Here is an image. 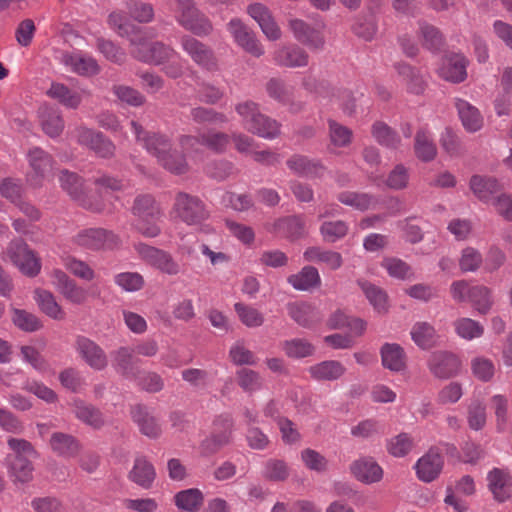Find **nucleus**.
Here are the masks:
<instances>
[{
    "mask_svg": "<svg viewBox=\"0 0 512 512\" xmlns=\"http://www.w3.org/2000/svg\"><path fill=\"white\" fill-rule=\"evenodd\" d=\"M60 62L71 72L80 76H94L100 73L101 68L97 60L80 50L62 52Z\"/></svg>",
    "mask_w": 512,
    "mask_h": 512,
    "instance_id": "dca6fc26",
    "label": "nucleus"
},
{
    "mask_svg": "<svg viewBox=\"0 0 512 512\" xmlns=\"http://www.w3.org/2000/svg\"><path fill=\"white\" fill-rule=\"evenodd\" d=\"M349 227L342 220L324 221L320 226V234L327 243H335L344 238L348 233Z\"/></svg>",
    "mask_w": 512,
    "mask_h": 512,
    "instance_id": "680f3d73",
    "label": "nucleus"
},
{
    "mask_svg": "<svg viewBox=\"0 0 512 512\" xmlns=\"http://www.w3.org/2000/svg\"><path fill=\"white\" fill-rule=\"evenodd\" d=\"M47 94L68 108H77L81 103V96L77 91L70 90L60 83H53Z\"/></svg>",
    "mask_w": 512,
    "mask_h": 512,
    "instance_id": "603ef678",
    "label": "nucleus"
},
{
    "mask_svg": "<svg viewBox=\"0 0 512 512\" xmlns=\"http://www.w3.org/2000/svg\"><path fill=\"white\" fill-rule=\"evenodd\" d=\"M418 33L422 45L430 51H438L444 44V38L439 29L427 22L419 23Z\"/></svg>",
    "mask_w": 512,
    "mask_h": 512,
    "instance_id": "8fccbe9b",
    "label": "nucleus"
},
{
    "mask_svg": "<svg viewBox=\"0 0 512 512\" xmlns=\"http://www.w3.org/2000/svg\"><path fill=\"white\" fill-rule=\"evenodd\" d=\"M134 248L145 263L164 274L174 276L181 270L180 264L165 250L141 242L135 244Z\"/></svg>",
    "mask_w": 512,
    "mask_h": 512,
    "instance_id": "6e6552de",
    "label": "nucleus"
},
{
    "mask_svg": "<svg viewBox=\"0 0 512 512\" xmlns=\"http://www.w3.org/2000/svg\"><path fill=\"white\" fill-rule=\"evenodd\" d=\"M63 266L75 277L85 281H92L96 274L95 271L84 261L74 256H65L62 258Z\"/></svg>",
    "mask_w": 512,
    "mask_h": 512,
    "instance_id": "0e129e2a",
    "label": "nucleus"
},
{
    "mask_svg": "<svg viewBox=\"0 0 512 512\" xmlns=\"http://www.w3.org/2000/svg\"><path fill=\"white\" fill-rule=\"evenodd\" d=\"M372 136L382 146L396 149L400 145V137L386 123L377 121L372 125Z\"/></svg>",
    "mask_w": 512,
    "mask_h": 512,
    "instance_id": "864d4df0",
    "label": "nucleus"
},
{
    "mask_svg": "<svg viewBox=\"0 0 512 512\" xmlns=\"http://www.w3.org/2000/svg\"><path fill=\"white\" fill-rule=\"evenodd\" d=\"M50 279L52 285L68 302L81 305L87 300V291L61 269L52 270Z\"/></svg>",
    "mask_w": 512,
    "mask_h": 512,
    "instance_id": "4468645a",
    "label": "nucleus"
},
{
    "mask_svg": "<svg viewBox=\"0 0 512 512\" xmlns=\"http://www.w3.org/2000/svg\"><path fill=\"white\" fill-rule=\"evenodd\" d=\"M414 152L416 157L423 162H430L435 159L437 148L431 134L427 130L420 129L417 131Z\"/></svg>",
    "mask_w": 512,
    "mask_h": 512,
    "instance_id": "a19ab883",
    "label": "nucleus"
},
{
    "mask_svg": "<svg viewBox=\"0 0 512 512\" xmlns=\"http://www.w3.org/2000/svg\"><path fill=\"white\" fill-rule=\"evenodd\" d=\"M236 382L248 394L260 391L264 385L262 376L257 371L248 368H241L236 372Z\"/></svg>",
    "mask_w": 512,
    "mask_h": 512,
    "instance_id": "de8ad7c7",
    "label": "nucleus"
},
{
    "mask_svg": "<svg viewBox=\"0 0 512 512\" xmlns=\"http://www.w3.org/2000/svg\"><path fill=\"white\" fill-rule=\"evenodd\" d=\"M352 474L361 482L370 484L382 479V468L372 458H362L351 465Z\"/></svg>",
    "mask_w": 512,
    "mask_h": 512,
    "instance_id": "473e14b6",
    "label": "nucleus"
},
{
    "mask_svg": "<svg viewBox=\"0 0 512 512\" xmlns=\"http://www.w3.org/2000/svg\"><path fill=\"white\" fill-rule=\"evenodd\" d=\"M123 7L130 17L139 23H148L154 17L153 6L137 0H122Z\"/></svg>",
    "mask_w": 512,
    "mask_h": 512,
    "instance_id": "4d7b16f0",
    "label": "nucleus"
},
{
    "mask_svg": "<svg viewBox=\"0 0 512 512\" xmlns=\"http://www.w3.org/2000/svg\"><path fill=\"white\" fill-rule=\"evenodd\" d=\"M175 19L181 27L196 36H208L213 31L212 22L197 6L175 14Z\"/></svg>",
    "mask_w": 512,
    "mask_h": 512,
    "instance_id": "f3484780",
    "label": "nucleus"
},
{
    "mask_svg": "<svg viewBox=\"0 0 512 512\" xmlns=\"http://www.w3.org/2000/svg\"><path fill=\"white\" fill-rule=\"evenodd\" d=\"M461 362L459 358L447 351H435L428 360L430 372L437 378L448 379L458 374Z\"/></svg>",
    "mask_w": 512,
    "mask_h": 512,
    "instance_id": "6ab92c4d",
    "label": "nucleus"
},
{
    "mask_svg": "<svg viewBox=\"0 0 512 512\" xmlns=\"http://www.w3.org/2000/svg\"><path fill=\"white\" fill-rule=\"evenodd\" d=\"M112 91L118 100L130 106L139 107L146 101L140 91L127 85H114Z\"/></svg>",
    "mask_w": 512,
    "mask_h": 512,
    "instance_id": "774afa93",
    "label": "nucleus"
},
{
    "mask_svg": "<svg viewBox=\"0 0 512 512\" xmlns=\"http://www.w3.org/2000/svg\"><path fill=\"white\" fill-rule=\"evenodd\" d=\"M471 371L475 378L482 382H489L495 374L494 362L484 356H477L471 360Z\"/></svg>",
    "mask_w": 512,
    "mask_h": 512,
    "instance_id": "338daca9",
    "label": "nucleus"
},
{
    "mask_svg": "<svg viewBox=\"0 0 512 512\" xmlns=\"http://www.w3.org/2000/svg\"><path fill=\"white\" fill-rule=\"evenodd\" d=\"M382 365L395 372L402 371L406 367V354L397 343H385L380 350Z\"/></svg>",
    "mask_w": 512,
    "mask_h": 512,
    "instance_id": "4c0bfd02",
    "label": "nucleus"
},
{
    "mask_svg": "<svg viewBox=\"0 0 512 512\" xmlns=\"http://www.w3.org/2000/svg\"><path fill=\"white\" fill-rule=\"evenodd\" d=\"M328 126L330 142L334 147L344 148L350 145L353 137L352 130L335 120H329Z\"/></svg>",
    "mask_w": 512,
    "mask_h": 512,
    "instance_id": "69168bd1",
    "label": "nucleus"
},
{
    "mask_svg": "<svg viewBox=\"0 0 512 512\" xmlns=\"http://www.w3.org/2000/svg\"><path fill=\"white\" fill-rule=\"evenodd\" d=\"M73 405L76 417L82 422L94 428H99L104 424L101 412L92 405L81 400H75Z\"/></svg>",
    "mask_w": 512,
    "mask_h": 512,
    "instance_id": "3c124183",
    "label": "nucleus"
},
{
    "mask_svg": "<svg viewBox=\"0 0 512 512\" xmlns=\"http://www.w3.org/2000/svg\"><path fill=\"white\" fill-rule=\"evenodd\" d=\"M469 303L479 314H488L494 305L492 291L484 285L473 286Z\"/></svg>",
    "mask_w": 512,
    "mask_h": 512,
    "instance_id": "49530a36",
    "label": "nucleus"
},
{
    "mask_svg": "<svg viewBox=\"0 0 512 512\" xmlns=\"http://www.w3.org/2000/svg\"><path fill=\"white\" fill-rule=\"evenodd\" d=\"M73 241L78 246L91 250L113 248L118 244V238L103 228L81 230L74 236Z\"/></svg>",
    "mask_w": 512,
    "mask_h": 512,
    "instance_id": "2eb2a0df",
    "label": "nucleus"
},
{
    "mask_svg": "<svg viewBox=\"0 0 512 512\" xmlns=\"http://www.w3.org/2000/svg\"><path fill=\"white\" fill-rule=\"evenodd\" d=\"M488 488L498 502H504L512 493V478L508 471L494 468L487 475Z\"/></svg>",
    "mask_w": 512,
    "mask_h": 512,
    "instance_id": "a878e982",
    "label": "nucleus"
},
{
    "mask_svg": "<svg viewBox=\"0 0 512 512\" xmlns=\"http://www.w3.org/2000/svg\"><path fill=\"white\" fill-rule=\"evenodd\" d=\"M410 334L414 343L422 349L431 348L437 339L434 327L428 322H416Z\"/></svg>",
    "mask_w": 512,
    "mask_h": 512,
    "instance_id": "a18cd8bd",
    "label": "nucleus"
},
{
    "mask_svg": "<svg viewBox=\"0 0 512 512\" xmlns=\"http://www.w3.org/2000/svg\"><path fill=\"white\" fill-rule=\"evenodd\" d=\"M156 477L154 466L144 457H137L128 478L143 489H149Z\"/></svg>",
    "mask_w": 512,
    "mask_h": 512,
    "instance_id": "7c9ffc66",
    "label": "nucleus"
},
{
    "mask_svg": "<svg viewBox=\"0 0 512 512\" xmlns=\"http://www.w3.org/2000/svg\"><path fill=\"white\" fill-rule=\"evenodd\" d=\"M172 211L188 226H199L210 216L205 203L199 197L185 192L177 193Z\"/></svg>",
    "mask_w": 512,
    "mask_h": 512,
    "instance_id": "423d86ee",
    "label": "nucleus"
},
{
    "mask_svg": "<svg viewBox=\"0 0 512 512\" xmlns=\"http://www.w3.org/2000/svg\"><path fill=\"white\" fill-rule=\"evenodd\" d=\"M227 30L236 44L247 53L254 57H261L264 54V47L256 38L255 33L240 19H231L227 24Z\"/></svg>",
    "mask_w": 512,
    "mask_h": 512,
    "instance_id": "9b49d317",
    "label": "nucleus"
},
{
    "mask_svg": "<svg viewBox=\"0 0 512 512\" xmlns=\"http://www.w3.org/2000/svg\"><path fill=\"white\" fill-rule=\"evenodd\" d=\"M456 334L465 340L471 341L483 336L484 326L471 318L462 317L453 323Z\"/></svg>",
    "mask_w": 512,
    "mask_h": 512,
    "instance_id": "09e8293b",
    "label": "nucleus"
},
{
    "mask_svg": "<svg viewBox=\"0 0 512 512\" xmlns=\"http://www.w3.org/2000/svg\"><path fill=\"white\" fill-rule=\"evenodd\" d=\"M130 18L121 1L118 7L109 13L107 24L119 37L127 38L130 41L131 37L141 34L145 30L133 24Z\"/></svg>",
    "mask_w": 512,
    "mask_h": 512,
    "instance_id": "5701e85b",
    "label": "nucleus"
},
{
    "mask_svg": "<svg viewBox=\"0 0 512 512\" xmlns=\"http://www.w3.org/2000/svg\"><path fill=\"white\" fill-rule=\"evenodd\" d=\"M230 142L228 134L209 131L200 136L183 135L179 139V145L183 150H193L197 145H203L216 152L226 150Z\"/></svg>",
    "mask_w": 512,
    "mask_h": 512,
    "instance_id": "a211bd4d",
    "label": "nucleus"
},
{
    "mask_svg": "<svg viewBox=\"0 0 512 512\" xmlns=\"http://www.w3.org/2000/svg\"><path fill=\"white\" fill-rule=\"evenodd\" d=\"M132 417L144 435L156 438L161 434V426L159 425L158 420L144 407H135L132 410Z\"/></svg>",
    "mask_w": 512,
    "mask_h": 512,
    "instance_id": "37998d69",
    "label": "nucleus"
},
{
    "mask_svg": "<svg viewBox=\"0 0 512 512\" xmlns=\"http://www.w3.org/2000/svg\"><path fill=\"white\" fill-rule=\"evenodd\" d=\"M443 464V456L437 450L430 449L415 464L418 478L424 482L433 481L441 473Z\"/></svg>",
    "mask_w": 512,
    "mask_h": 512,
    "instance_id": "b1692460",
    "label": "nucleus"
},
{
    "mask_svg": "<svg viewBox=\"0 0 512 512\" xmlns=\"http://www.w3.org/2000/svg\"><path fill=\"white\" fill-rule=\"evenodd\" d=\"M136 140L153 156L159 164L174 174H184L189 170L185 156L176 148H172L170 139L157 133L144 131L141 125L131 121Z\"/></svg>",
    "mask_w": 512,
    "mask_h": 512,
    "instance_id": "f257e3e1",
    "label": "nucleus"
},
{
    "mask_svg": "<svg viewBox=\"0 0 512 512\" xmlns=\"http://www.w3.org/2000/svg\"><path fill=\"white\" fill-rule=\"evenodd\" d=\"M304 258L310 262L323 263L333 271L340 269L343 265V257L339 252L317 246L307 248Z\"/></svg>",
    "mask_w": 512,
    "mask_h": 512,
    "instance_id": "58836bf2",
    "label": "nucleus"
},
{
    "mask_svg": "<svg viewBox=\"0 0 512 512\" xmlns=\"http://www.w3.org/2000/svg\"><path fill=\"white\" fill-rule=\"evenodd\" d=\"M357 283L377 313L385 314L388 312V297L383 289L365 280H358Z\"/></svg>",
    "mask_w": 512,
    "mask_h": 512,
    "instance_id": "79ce46f5",
    "label": "nucleus"
},
{
    "mask_svg": "<svg viewBox=\"0 0 512 512\" xmlns=\"http://www.w3.org/2000/svg\"><path fill=\"white\" fill-rule=\"evenodd\" d=\"M42 130L49 137H58L64 129V120L58 109L43 105L38 111Z\"/></svg>",
    "mask_w": 512,
    "mask_h": 512,
    "instance_id": "c756f323",
    "label": "nucleus"
},
{
    "mask_svg": "<svg viewBox=\"0 0 512 512\" xmlns=\"http://www.w3.org/2000/svg\"><path fill=\"white\" fill-rule=\"evenodd\" d=\"M147 32L144 30L130 38L131 56L145 64L159 66L170 61L176 51L162 42L147 43Z\"/></svg>",
    "mask_w": 512,
    "mask_h": 512,
    "instance_id": "7ed1b4c3",
    "label": "nucleus"
},
{
    "mask_svg": "<svg viewBox=\"0 0 512 512\" xmlns=\"http://www.w3.org/2000/svg\"><path fill=\"white\" fill-rule=\"evenodd\" d=\"M8 473L14 483H28L33 479V465L27 458H7Z\"/></svg>",
    "mask_w": 512,
    "mask_h": 512,
    "instance_id": "c03bdc74",
    "label": "nucleus"
},
{
    "mask_svg": "<svg viewBox=\"0 0 512 512\" xmlns=\"http://www.w3.org/2000/svg\"><path fill=\"white\" fill-rule=\"evenodd\" d=\"M59 182L63 190L79 205L93 212H101L105 205L101 200L92 199L83 187V180L74 172L63 170L59 176Z\"/></svg>",
    "mask_w": 512,
    "mask_h": 512,
    "instance_id": "0eeeda50",
    "label": "nucleus"
},
{
    "mask_svg": "<svg viewBox=\"0 0 512 512\" xmlns=\"http://www.w3.org/2000/svg\"><path fill=\"white\" fill-rule=\"evenodd\" d=\"M132 212L137 217L135 227L143 236L154 238L160 234L161 228L157 224L160 211L151 195L138 196Z\"/></svg>",
    "mask_w": 512,
    "mask_h": 512,
    "instance_id": "20e7f679",
    "label": "nucleus"
},
{
    "mask_svg": "<svg viewBox=\"0 0 512 512\" xmlns=\"http://www.w3.org/2000/svg\"><path fill=\"white\" fill-rule=\"evenodd\" d=\"M203 502V494L198 489H188L181 491L175 496L176 506L188 512L199 510Z\"/></svg>",
    "mask_w": 512,
    "mask_h": 512,
    "instance_id": "052dcab7",
    "label": "nucleus"
},
{
    "mask_svg": "<svg viewBox=\"0 0 512 512\" xmlns=\"http://www.w3.org/2000/svg\"><path fill=\"white\" fill-rule=\"evenodd\" d=\"M288 28L294 38L310 50H323L326 40L322 28L309 24L299 18H290Z\"/></svg>",
    "mask_w": 512,
    "mask_h": 512,
    "instance_id": "1a4fd4ad",
    "label": "nucleus"
},
{
    "mask_svg": "<svg viewBox=\"0 0 512 512\" xmlns=\"http://www.w3.org/2000/svg\"><path fill=\"white\" fill-rule=\"evenodd\" d=\"M288 315L300 326L310 328L322 319L318 308L309 302L296 301L288 303Z\"/></svg>",
    "mask_w": 512,
    "mask_h": 512,
    "instance_id": "393cba45",
    "label": "nucleus"
},
{
    "mask_svg": "<svg viewBox=\"0 0 512 512\" xmlns=\"http://www.w3.org/2000/svg\"><path fill=\"white\" fill-rule=\"evenodd\" d=\"M466 68L467 60L464 55L460 53H448L443 57L437 69V73L439 77L445 81L460 83L467 77Z\"/></svg>",
    "mask_w": 512,
    "mask_h": 512,
    "instance_id": "412c9836",
    "label": "nucleus"
},
{
    "mask_svg": "<svg viewBox=\"0 0 512 512\" xmlns=\"http://www.w3.org/2000/svg\"><path fill=\"white\" fill-rule=\"evenodd\" d=\"M310 376L316 381H335L346 372L344 365L336 360H326L308 368Z\"/></svg>",
    "mask_w": 512,
    "mask_h": 512,
    "instance_id": "2f4dec72",
    "label": "nucleus"
},
{
    "mask_svg": "<svg viewBox=\"0 0 512 512\" xmlns=\"http://www.w3.org/2000/svg\"><path fill=\"white\" fill-rule=\"evenodd\" d=\"M470 189L480 201L490 203L501 186L495 178L474 175L470 180Z\"/></svg>",
    "mask_w": 512,
    "mask_h": 512,
    "instance_id": "f704fd0d",
    "label": "nucleus"
},
{
    "mask_svg": "<svg viewBox=\"0 0 512 512\" xmlns=\"http://www.w3.org/2000/svg\"><path fill=\"white\" fill-rule=\"evenodd\" d=\"M3 260L11 262L19 271L28 277H35L40 273L41 260L21 239L11 241L5 252Z\"/></svg>",
    "mask_w": 512,
    "mask_h": 512,
    "instance_id": "39448f33",
    "label": "nucleus"
},
{
    "mask_svg": "<svg viewBox=\"0 0 512 512\" xmlns=\"http://www.w3.org/2000/svg\"><path fill=\"white\" fill-rule=\"evenodd\" d=\"M111 365L114 370L125 378H135L133 369L134 350L121 346L110 352Z\"/></svg>",
    "mask_w": 512,
    "mask_h": 512,
    "instance_id": "72a5a7b5",
    "label": "nucleus"
},
{
    "mask_svg": "<svg viewBox=\"0 0 512 512\" xmlns=\"http://www.w3.org/2000/svg\"><path fill=\"white\" fill-rule=\"evenodd\" d=\"M292 287L299 291H310L320 287L321 278L318 270L313 266H305L298 273L287 278Z\"/></svg>",
    "mask_w": 512,
    "mask_h": 512,
    "instance_id": "c9c22d12",
    "label": "nucleus"
},
{
    "mask_svg": "<svg viewBox=\"0 0 512 512\" xmlns=\"http://www.w3.org/2000/svg\"><path fill=\"white\" fill-rule=\"evenodd\" d=\"M34 300L36 301L40 310L48 317L54 320H64L66 313L60 304L56 301L55 296L47 290L36 289L34 291Z\"/></svg>",
    "mask_w": 512,
    "mask_h": 512,
    "instance_id": "e433bc0d",
    "label": "nucleus"
},
{
    "mask_svg": "<svg viewBox=\"0 0 512 512\" xmlns=\"http://www.w3.org/2000/svg\"><path fill=\"white\" fill-rule=\"evenodd\" d=\"M309 58L308 52L295 43L281 45L273 52V61L286 68L306 67Z\"/></svg>",
    "mask_w": 512,
    "mask_h": 512,
    "instance_id": "aec40b11",
    "label": "nucleus"
},
{
    "mask_svg": "<svg viewBox=\"0 0 512 512\" xmlns=\"http://www.w3.org/2000/svg\"><path fill=\"white\" fill-rule=\"evenodd\" d=\"M11 320L17 328L25 332H34L42 327L36 315L23 309L13 308Z\"/></svg>",
    "mask_w": 512,
    "mask_h": 512,
    "instance_id": "e2e57ef3",
    "label": "nucleus"
},
{
    "mask_svg": "<svg viewBox=\"0 0 512 512\" xmlns=\"http://www.w3.org/2000/svg\"><path fill=\"white\" fill-rule=\"evenodd\" d=\"M180 44L195 64L210 71L217 69V59L209 46L191 35L182 36Z\"/></svg>",
    "mask_w": 512,
    "mask_h": 512,
    "instance_id": "9d476101",
    "label": "nucleus"
},
{
    "mask_svg": "<svg viewBox=\"0 0 512 512\" xmlns=\"http://www.w3.org/2000/svg\"><path fill=\"white\" fill-rule=\"evenodd\" d=\"M282 349L286 356L294 359H300L312 356L315 347L306 339L294 338L282 343Z\"/></svg>",
    "mask_w": 512,
    "mask_h": 512,
    "instance_id": "6e6d98bb",
    "label": "nucleus"
},
{
    "mask_svg": "<svg viewBox=\"0 0 512 512\" xmlns=\"http://www.w3.org/2000/svg\"><path fill=\"white\" fill-rule=\"evenodd\" d=\"M235 110L241 117L242 126L248 132L268 140L279 137L281 124L261 113L257 103L247 100L238 103Z\"/></svg>",
    "mask_w": 512,
    "mask_h": 512,
    "instance_id": "f03ea898",
    "label": "nucleus"
},
{
    "mask_svg": "<svg viewBox=\"0 0 512 512\" xmlns=\"http://www.w3.org/2000/svg\"><path fill=\"white\" fill-rule=\"evenodd\" d=\"M455 107L458 112L459 119L467 132L475 133L482 129L484 118L480 110L464 99L457 98Z\"/></svg>",
    "mask_w": 512,
    "mask_h": 512,
    "instance_id": "bb28decb",
    "label": "nucleus"
},
{
    "mask_svg": "<svg viewBox=\"0 0 512 512\" xmlns=\"http://www.w3.org/2000/svg\"><path fill=\"white\" fill-rule=\"evenodd\" d=\"M337 198L342 204L360 211L370 209L376 204L374 197L367 193L343 191L339 193Z\"/></svg>",
    "mask_w": 512,
    "mask_h": 512,
    "instance_id": "5fc2aeb1",
    "label": "nucleus"
},
{
    "mask_svg": "<svg viewBox=\"0 0 512 512\" xmlns=\"http://www.w3.org/2000/svg\"><path fill=\"white\" fill-rule=\"evenodd\" d=\"M49 444L54 453L65 458L76 456L80 450L78 441L73 436L62 432L53 433Z\"/></svg>",
    "mask_w": 512,
    "mask_h": 512,
    "instance_id": "ea45409f",
    "label": "nucleus"
},
{
    "mask_svg": "<svg viewBox=\"0 0 512 512\" xmlns=\"http://www.w3.org/2000/svg\"><path fill=\"white\" fill-rule=\"evenodd\" d=\"M75 350L80 358L92 369L102 371L108 366V358L104 349L95 341L85 336L75 340Z\"/></svg>",
    "mask_w": 512,
    "mask_h": 512,
    "instance_id": "ddd939ff",
    "label": "nucleus"
},
{
    "mask_svg": "<svg viewBox=\"0 0 512 512\" xmlns=\"http://www.w3.org/2000/svg\"><path fill=\"white\" fill-rule=\"evenodd\" d=\"M286 165L294 174L308 178L321 177L325 171L320 161L298 154L291 156Z\"/></svg>",
    "mask_w": 512,
    "mask_h": 512,
    "instance_id": "cd10ccee",
    "label": "nucleus"
},
{
    "mask_svg": "<svg viewBox=\"0 0 512 512\" xmlns=\"http://www.w3.org/2000/svg\"><path fill=\"white\" fill-rule=\"evenodd\" d=\"M28 159L33 173L30 175V181L33 185L41 184L52 168L51 157L40 148H33L28 153Z\"/></svg>",
    "mask_w": 512,
    "mask_h": 512,
    "instance_id": "c85d7f7f",
    "label": "nucleus"
},
{
    "mask_svg": "<svg viewBox=\"0 0 512 512\" xmlns=\"http://www.w3.org/2000/svg\"><path fill=\"white\" fill-rule=\"evenodd\" d=\"M96 49L112 63L121 65L126 60L125 50L109 39L97 38Z\"/></svg>",
    "mask_w": 512,
    "mask_h": 512,
    "instance_id": "bf43d9fd",
    "label": "nucleus"
},
{
    "mask_svg": "<svg viewBox=\"0 0 512 512\" xmlns=\"http://www.w3.org/2000/svg\"><path fill=\"white\" fill-rule=\"evenodd\" d=\"M233 420L229 415L216 417L212 424L211 436L202 443V449L206 454L216 453L231 441Z\"/></svg>",
    "mask_w": 512,
    "mask_h": 512,
    "instance_id": "f8f14e48",
    "label": "nucleus"
},
{
    "mask_svg": "<svg viewBox=\"0 0 512 512\" xmlns=\"http://www.w3.org/2000/svg\"><path fill=\"white\" fill-rule=\"evenodd\" d=\"M275 228L283 232L287 237L293 239L300 238L306 234V223L301 216H291L280 219L275 224Z\"/></svg>",
    "mask_w": 512,
    "mask_h": 512,
    "instance_id": "13d9d810",
    "label": "nucleus"
},
{
    "mask_svg": "<svg viewBox=\"0 0 512 512\" xmlns=\"http://www.w3.org/2000/svg\"><path fill=\"white\" fill-rule=\"evenodd\" d=\"M247 13L258 23L268 40L277 41L281 38L282 31L265 5L253 3L247 7Z\"/></svg>",
    "mask_w": 512,
    "mask_h": 512,
    "instance_id": "4be33fe9",
    "label": "nucleus"
}]
</instances>
